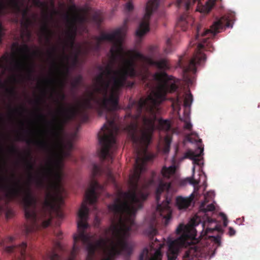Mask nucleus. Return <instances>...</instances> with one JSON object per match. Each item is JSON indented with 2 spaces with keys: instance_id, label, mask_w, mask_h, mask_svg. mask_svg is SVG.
<instances>
[{
  "instance_id": "1",
  "label": "nucleus",
  "mask_w": 260,
  "mask_h": 260,
  "mask_svg": "<svg viewBox=\"0 0 260 260\" xmlns=\"http://www.w3.org/2000/svg\"><path fill=\"white\" fill-rule=\"evenodd\" d=\"M126 28L123 26L113 30L111 34L102 33L94 37L95 44L91 49L98 52L101 47V42L107 41L112 43L110 49L111 60L104 68L99 66L101 73L96 77L97 85L93 91H89L87 97L75 106L59 102V117L54 116L49 123L51 125L50 134L51 141L43 140L35 141L39 148H52L53 144L57 141L69 121L79 115L84 120L88 118L87 110H96L99 116L105 114L106 123L104 124L98 134L101 148H117L115 136L119 131L117 124L118 116L113 112L118 108L119 91L124 87H132L135 83L128 81L127 77L137 76L136 62L133 59L125 58L128 55L123 48L122 42Z\"/></svg>"
},
{
  "instance_id": "2",
  "label": "nucleus",
  "mask_w": 260,
  "mask_h": 260,
  "mask_svg": "<svg viewBox=\"0 0 260 260\" xmlns=\"http://www.w3.org/2000/svg\"><path fill=\"white\" fill-rule=\"evenodd\" d=\"M153 78L159 84L156 90L145 99L142 98L139 101H130L125 116L127 124L126 128L137 154L134 170L129 177V190H148L154 183L153 173L152 178L145 180L142 186L139 185L141 175L146 170V162L154 157L153 154L148 152L147 148L156 128L159 105L166 100L168 92H173L178 88L175 83H168L172 77L165 72L155 73Z\"/></svg>"
},
{
  "instance_id": "3",
  "label": "nucleus",
  "mask_w": 260,
  "mask_h": 260,
  "mask_svg": "<svg viewBox=\"0 0 260 260\" xmlns=\"http://www.w3.org/2000/svg\"><path fill=\"white\" fill-rule=\"evenodd\" d=\"M27 156L29 159H25L27 169L29 171V179H35L37 186L39 188H45L46 194L44 201L43 203L40 215L41 217L46 218L42 222L43 228L48 227L51 223L52 218V214H54L58 217L61 218L63 213L61 211L60 202L55 194L51 191V189L53 188L60 187V184L62 179L61 162L58 160H50L45 170L44 177L48 181L47 185L43 178L40 177H35L31 172L34 170L35 164L31 162L32 156L29 151L27 152Z\"/></svg>"
},
{
  "instance_id": "4",
  "label": "nucleus",
  "mask_w": 260,
  "mask_h": 260,
  "mask_svg": "<svg viewBox=\"0 0 260 260\" xmlns=\"http://www.w3.org/2000/svg\"><path fill=\"white\" fill-rule=\"evenodd\" d=\"M1 189L5 193L9 200H15L23 208L25 217L29 223L24 227V233L27 236L37 231L39 227L37 222L39 218L37 212V199L33 195L29 185L24 187L19 182H15L13 186L0 184Z\"/></svg>"
},
{
  "instance_id": "5",
  "label": "nucleus",
  "mask_w": 260,
  "mask_h": 260,
  "mask_svg": "<svg viewBox=\"0 0 260 260\" xmlns=\"http://www.w3.org/2000/svg\"><path fill=\"white\" fill-rule=\"evenodd\" d=\"M225 27H230L232 26L231 21L225 16L214 22L209 29H205L203 32L201 31V28L198 26L194 40L199 43L192 58L187 65L183 67L184 73L187 74L188 72L195 73L196 72L197 66L200 65L206 59V55L202 52V50H207L210 49V47L212 46L210 42L209 37H214Z\"/></svg>"
},
{
  "instance_id": "6",
  "label": "nucleus",
  "mask_w": 260,
  "mask_h": 260,
  "mask_svg": "<svg viewBox=\"0 0 260 260\" xmlns=\"http://www.w3.org/2000/svg\"><path fill=\"white\" fill-rule=\"evenodd\" d=\"M201 222L198 216L192 218L189 224L186 225L180 224L176 229L177 234L181 235L174 240L169 239L168 250L167 252V260H176L179 249L190 244L197 235L196 226Z\"/></svg>"
},
{
  "instance_id": "7",
  "label": "nucleus",
  "mask_w": 260,
  "mask_h": 260,
  "mask_svg": "<svg viewBox=\"0 0 260 260\" xmlns=\"http://www.w3.org/2000/svg\"><path fill=\"white\" fill-rule=\"evenodd\" d=\"M171 186L170 182H164L161 179L155 192L156 212L165 219L166 225L168 224L172 217V210L169 206L171 202V197L169 196Z\"/></svg>"
},
{
  "instance_id": "8",
  "label": "nucleus",
  "mask_w": 260,
  "mask_h": 260,
  "mask_svg": "<svg viewBox=\"0 0 260 260\" xmlns=\"http://www.w3.org/2000/svg\"><path fill=\"white\" fill-rule=\"evenodd\" d=\"M18 51L22 54V58L15 59L14 68L18 71H25L28 80H32L35 69L33 65L28 62L30 59V49L27 44H24L18 48Z\"/></svg>"
},
{
  "instance_id": "9",
  "label": "nucleus",
  "mask_w": 260,
  "mask_h": 260,
  "mask_svg": "<svg viewBox=\"0 0 260 260\" xmlns=\"http://www.w3.org/2000/svg\"><path fill=\"white\" fill-rule=\"evenodd\" d=\"M159 5V0H149L146 6L145 14L136 31V35L141 38L149 30V20L152 13L155 11Z\"/></svg>"
},
{
  "instance_id": "10",
  "label": "nucleus",
  "mask_w": 260,
  "mask_h": 260,
  "mask_svg": "<svg viewBox=\"0 0 260 260\" xmlns=\"http://www.w3.org/2000/svg\"><path fill=\"white\" fill-rule=\"evenodd\" d=\"M130 58L128 59H133L135 62V59H139L142 61L147 62L150 65L156 67L159 70H166L170 68L168 60L166 58H161L158 60H154L151 58L145 56L141 53L134 50L127 51Z\"/></svg>"
},
{
  "instance_id": "11",
  "label": "nucleus",
  "mask_w": 260,
  "mask_h": 260,
  "mask_svg": "<svg viewBox=\"0 0 260 260\" xmlns=\"http://www.w3.org/2000/svg\"><path fill=\"white\" fill-rule=\"evenodd\" d=\"M203 231L205 230V233L203 235V232L201 234L202 239H206L207 237L211 238L215 243L220 245V237L219 236H214L208 235L209 234L213 233L214 231H217L219 233L222 232V229L220 226L216 223V220L211 217L207 216L206 219L202 224Z\"/></svg>"
},
{
  "instance_id": "12",
  "label": "nucleus",
  "mask_w": 260,
  "mask_h": 260,
  "mask_svg": "<svg viewBox=\"0 0 260 260\" xmlns=\"http://www.w3.org/2000/svg\"><path fill=\"white\" fill-rule=\"evenodd\" d=\"M158 248H154L152 243L149 248H145L141 253L139 260H162V253L161 248L163 245L159 244Z\"/></svg>"
},
{
  "instance_id": "13",
  "label": "nucleus",
  "mask_w": 260,
  "mask_h": 260,
  "mask_svg": "<svg viewBox=\"0 0 260 260\" xmlns=\"http://www.w3.org/2000/svg\"><path fill=\"white\" fill-rule=\"evenodd\" d=\"M26 247V243L22 242L18 245L6 246L5 248V251L8 253H15L17 254V256H16L13 260H25Z\"/></svg>"
},
{
  "instance_id": "14",
  "label": "nucleus",
  "mask_w": 260,
  "mask_h": 260,
  "mask_svg": "<svg viewBox=\"0 0 260 260\" xmlns=\"http://www.w3.org/2000/svg\"><path fill=\"white\" fill-rule=\"evenodd\" d=\"M204 148L201 147H198L196 150L197 152L192 150H188L185 154V157L193 160V162L198 165H200L201 159L199 158L203 154Z\"/></svg>"
},
{
  "instance_id": "15",
  "label": "nucleus",
  "mask_w": 260,
  "mask_h": 260,
  "mask_svg": "<svg viewBox=\"0 0 260 260\" xmlns=\"http://www.w3.org/2000/svg\"><path fill=\"white\" fill-rule=\"evenodd\" d=\"M20 0H10L9 2V6L13 9L16 13H22V19L29 18L28 17V13L29 9L27 7L24 9H21L20 5Z\"/></svg>"
},
{
  "instance_id": "16",
  "label": "nucleus",
  "mask_w": 260,
  "mask_h": 260,
  "mask_svg": "<svg viewBox=\"0 0 260 260\" xmlns=\"http://www.w3.org/2000/svg\"><path fill=\"white\" fill-rule=\"evenodd\" d=\"M156 219L154 216H152L151 218L148 227L144 231L145 234L148 236L151 240H152L153 237L156 235L157 233L156 229Z\"/></svg>"
},
{
  "instance_id": "17",
  "label": "nucleus",
  "mask_w": 260,
  "mask_h": 260,
  "mask_svg": "<svg viewBox=\"0 0 260 260\" xmlns=\"http://www.w3.org/2000/svg\"><path fill=\"white\" fill-rule=\"evenodd\" d=\"M191 18L186 14L181 15L177 23L178 27H180L183 31H185L189 25L191 24Z\"/></svg>"
},
{
  "instance_id": "18",
  "label": "nucleus",
  "mask_w": 260,
  "mask_h": 260,
  "mask_svg": "<svg viewBox=\"0 0 260 260\" xmlns=\"http://www.w3.org/2000/svg\"><path fill=\"white\" fill-rule=\"evenodd\" d=\"M192 199L193 197H178L176 198V205L179 209H186L190 206Z\"/></svg>"
},
{
  "instance_id": "19",
  "label": "nucleus",
  "mask_w": 260,
  "mask_h": 260,
  "mask_svg": "<svg viewBox=\"0 0 260 260\" xmlns=\"http://www.w3.org/2000/svg\"><path fill=\"white\" fill-rule=\"evenodd\" d=\"M42 35L45 38L46 41L50 44L51 39L53 35V31L50 28L48 23L45 22L41 27Z\"/></svg>"
},
{
  "instance_id": "20",
  "label": "nucleus",
  "mask_w": 260,
  "mask_h": 260,
  "mask_svg": "<svg viewBox=\"0 0 260 260\" xmlns=\"http://www.w3.org/2000/svg\"><path fill=\"white\" fill-rule=\"evenodd\" d=\"M32 24V21L30 18H26L22 19L21 22V25L23 27V31L22 32V36L25 35L28 39H30L31 37V32L28 29V28L30 25Z\"/></svg>"
},
{
  "instance_id": "21",
  "label": "nucleus",
  "mask_w": 260,
  "mask_h": 260,
  "mask_svg": "<svg viewBox=\"0 0 260 260\" xmlns=\"http://www.w3.org/2000/svg\"><path fill=\"white\" fill-rule=\"evenodd\" d=\"M216 0H208L204 5L198 6L197 10L203 13H208L214 6Z\"/></svg>"
},
{
  "instance_id": "22",
  "label": "nucleus",
  "mask_w": 260,
  "mask_h": 260,
  "mask_svg": "<svg viewBox=\"0 0 260 260\" xmlns=\"http://www.w3.org/2000/svg\"><path fill=\"white\" fill-rule=\"evenodd\" d=\"M176 172V167L173 165L169 167H164L161 171V173L164 178H170L171 175H173Z\"/></svg>"
},
{
  "instance_id": "23",
  "label": "nucleus",
  "mask_w": 260,
  "mask_h": 260,
  "mask_svg": "<svg viewBox=\"0 0 260 260\" xmlns=\"http://www.w3.org/2000/svg\"><path fill=\"white\" fill-rule=\"evenodd\" d=\"M157 128L160 130L169 131L171 126V122L169 120H164L161 118L158 119Z\"/></svg>"
},
{
  "instance_id": "24",
  "label": "nucleus",
  "mask_w": 260,
  "mask_h": 260,
  "mask_svg": "<svg viewBox=\"0 0 260 260\" xmlns=\"http://www.w3.org/2000/svg\"><path fill=\"white\" fill-rule=\"evenodd\" d=\"M76 32V28L74 25H73L70 30L68 32L69 44L71 48H73L74 46Z\"/></svg>"
},
{
  "instance_id": "25",
  "label": "nucleus",
  "mask_w": 260,
  "mask_h": 260,
  "mask_svg": "<svg viewBox=\"0 0 260 260\" xmlns=\"http://www.w3.org/2000/svg\"><path fill=\"white\" fill-rule=\"evenodd\" d=\"M70 69L68 65L64 66V71L61 72L62 76L64 77V80H59L57 81L59 86L61 87V89H62L65 85V80H66L69 74Z\"/></svg>"
},
{
  "instance_id": "26",
  "label": "nucleus",
  "mask_w": 260,
  "mask_h": 260,
  "mask_svg": "<svg viewBox=\"0 0 260 260\" xmlns=\"http://www.w3.org/2000/svg\"><path fill=\"white\" fill-rule=\"evenodd\" d=\"M0 88L5 89L6 92L11 96H15L16 94V92L14 87H8L7 85V83H2L1 81Z\"/></svg>"
},
{
  "instance_id": "27",
  "label": "nucleus",
  "mask_w": 260,
  "mask_h": 260,
  "mask_svg": "<svg viewBox=\"0 0 260 260\" xmlns=\"http://www.w3.org/2000/svg\"><path fill=\"white\" fill-rule=\"evenodd\" d=\"M193 98L192 95L190 92L186 93L184 97L183 105L185 107H189L192 102Z\"/></svg>"
},
{
  "instance_id": "28",
  "label": "nucleus",
  "mask_w": 260,
  "mask_h": 260,
  "mask_svg": "<svg viewBox=\"0 0 260 260\" xmlns=\"http://www.w3.org/2000/svg\"><path fill=\"white\" fill-rule=\"evenodd\" d=\"M82 80V76L81 75L77 76L71 83L72 88L76 89L78 88L81 84Z\"/></svg>"
},
{
  "instance_id": "29",
  "label": "nucleus",
  "mask_w": 260,
  "mask_h": 260,
  "mask_svg": "<svg viewBox=\"0 0 260 260\" xmlns=\"http://www.w3.org/2000/svg\"><path fill=\"white\" fill-rule=\"evenodd\" d=\"M46 258L48 260H59V256L55 251L53 250L47 254Z\"/></svg>"
},
{
  "instance_id": "30",
  "label": "nucleus",
  "mask_w": 260,
  "mask_h": 260,
  "mask_svg": "<svg viewBox=\"0 0 260 260\" xmlns=\"http://www.w3.org/2000/svg\"><path fill=\"white\" fill-rule=\"evenodd\" d=\"M180 120L184 123V128L190 131L192 129V125L190 122L189 117H186L184 119H180Z\"/></svg>"
},
{
  "instance_id": "31",
  "label": "nucleus",
  "mask_w": 260,
  "mask_h": 260,
  "mask_svg": "<svg viewBox=\"0 0 260 260\" xmlns=\"http://www.w3.org/2000/svg\"><path fill=\"white\" fill-rule=\"evenodd\" d=\"M73 145L72 143L69 144L68 149L62 152L64 157L67 158H70L72 157L71 151L73 149Z\"/></svg>"
},
{
  "instance_id": "32",
  "label": "nucleus",
  "mask_w": 260,
  "mask_h": 260,
  "mask_svg": "<svg viewBox=\"0 0 260 260\" xmlns=\"http://www.w3.org/2000/svg\"><path fill=\"white\" fill-rule=\"evenodd\" d=\"M205 203H203L201 204V210H203L205 213L208 211H212L215 210V206L213 204H209L207 206L206 208H204Z\"/></svg>"
},
{
  "instance_id": "33",
  "label": "nucleus",
  "mask_w": 260,
  "mask_h": 260,
  "mask_svg": "<svg viewBox=\"0 0 260 260\" xmlns=\"http://www.w3.org/2000/svg\"><path fill=\"white\" fill-rule=\"evenodd\" d=\"M34 5L39 8H45L47 7V4L45 2H42L40 0H31Z\"/></svg>"
},
{
  "instance_id": "34",
  "label": "nucleus",
  "mask_w": 260,
  "mask_h": 260,
  "mask_svg": "<svg viewBox=\"0 0 260 260\" xmlns=\"http://www.w3.org/2000/svg\"><path fill=\"white\" fill-rule=\"evenodd\" d=\"M106 176L109 180L114 182L115 181L114 177L113 175L112 171L109 167H107L106 169Z\"/></svg>"
},
{
  "instance_id": "35",
  "label": "nucleus",
  "mask_w": 260,
  "mask_h": 260,
  "mask_svg": "<svg viewBox=\"0 0 260 260\" xmlns=\"http://www.w3.org/2000/svg\"><path fill=\"white\" fill-rule=\"evenodd\" d=\"M17 140L25 141L28 144L32 143V142H33V141L31 139H25V137L22 135H20L18 136Z\"/></svg>"
},
{
  "instance_id": "36",
  "label": "nucleus",
  "mask_w": 260,
  "mask_h": 260,
  "mask_svg": "<svg viewBox=\"0 0 260 260\" xmlns=\"http://www.w3.org/2000/svg\"><path fill=\"white\" fill-rule=\"evenodd\" d=\"M167 47L165 49V52L167 53H170L172 51L171 49V39H168L166 42Z\"/></svg>"
},
{
  "instance_id": "37",
  "label": "nucleus",
  "mask_w": 260,
  "mask_h": 260,
  "mask_svg": "<svg viewBox=\"0 0 260 260\" xmlns=\"http://www.w3.org/2000/svg\"><path fill=\"white\" fill-rule=\"evenodd\" d=\"M81 52V50L80 49L78 50V51L77 53H76L73 56V64L74 66H75L77 62H78V58H79V55Z\"/></svg>"
},
{
  "instance_id": "38",
  "label": "nucleus",
  "mask_w": 260,
  "mask_h": 260,
  "mask_svg": "<svg viewBox=\"0 0 260 260\" xmlns=\"http://www.w3.org/2000/svg\"><path fill=\"white\" fill-rule=\"evenodd\" d=\"M56 52V48L55 47H52L50 50L48 51V54L51 58L54 59L55 53Z\"/></svg>"
},
{
  "instance_id": "39",
  "label": "nucleus",
  "mask_w": 260,
  "mask_h": 260,
  "mask_svg": "<svg viewBox=\"0 0 260 260\" xmlns=\"http://www.w3.org/2000/svg\"><path fill=\"white\" fill-rule=\"evenodd\" d=\"M124 9L125 11L130 12L133 10L134 6L131 2H128L125 4Z\"/></svg>"
},
{
  "instance_id": "40",
  "label": "nucleus",
  "mask_w": 260,
  "mask_h": 260,
  "mask_svg": "<svg viewBox=\"0 0 260 260\" xmlns=\"http://www.w3.org/2000/svg\"><path fill=\"white\" fill-rule=\"evenodd\" d=\"M94 20L98 23H101L102 21V17L100 13L96 12L93 16Z\"/></svg>"
},
{
  "instance_id": "41",
  "label": "nucleus",
  "mask_w": 260,
  "mask_h": 260,
  "mask_svg": "<svg viewBox=\"0 0 260 260\" xmlns=\"http://www.w3.org/2000/svg\"><path fill=\"white\" fill-rule=\"evenodd\" d=\"M173 105H175L176 106L180 107V106L182 104V101L181 98L179 97V95H178L176 99L173 102Z\"/></svg>"
},
{
  "instance_id": "42",
  "label": "nucleus",
  "mask_w": 260,
  "mask_h": 260,
  "mask_svg": "<svg viewBox=\"0 0 260 260\" xmlns=\"http://www.w3.org/2000/svg\"><path fill=\"white\" fill-rule=\"evenodd\" d=\"M4 31V28L2 26V23L0 22V43L2 42V38L3 36L4 35V33L3 32Z\"/></svg>"
},
{
  "instance_id": "43",
  "label": "nucleus",
  "mask_w": 260,
  "mask_h": 260,
  "mask_svg": "<svg viewBox=\"0 0 260 260\" xmlns=\"http://www.w3.org/2000/svg\"><path fill=\"white\" fill-rule=\"evenodd\" d=\"M9 150L12 153H18V149L14 146V145H12L10 148H9Z\"/></svg>"
},
{
  "instance_id": "44",
  "label": "nucleus",
  "mask_w": 260,
  "mask_h": 260,
  "mask_svg": "<svg viewBox=\"0 0 260 260\" xmlns=\"http://www.w3.org/2000/svg\"><path fill=\"white\" fill-rule=\"evenodd\" d=\"M59 95L62 102L64 101L66 99V95L62 91L59 92Z\"/></svg>"
},
{
  "instance_id": "45",
  "label": "nucleus",
  "mask_w": 260,
  "mask_h": 260,
  "mask_svg": "<svg viewBox=\"0 0 260 260\" xmlns=\"http://www.w3.org/2000/svg\"><path fill=\"white\" fill-rule=\"evenodd\" d=\"M6 8V6L3 0H0V13H1Z\"/></svg>"
},
{
  "instance_id": "46",
  "label": "nucleus",
  "mask_w": 260,
  "mask_h": 260,
  "mask_svg": "<svg viewBox=\"0 0 260 260\" xmlns=\"http://www.w3.org/2000/svg\"><path fill=\"white\" fill-rule=\"evenodd\" d=\"M236 233L235 230L232 227L229 228V234L230 236H233L235 235Z\"/></svg>"
},
{
  "instance_id": "47",
  "label": "nucleus",
  "mask_w": 260,
  "mask_h": 260,
  "mask_svg": "<svg viewBox=\"0 0 260 260\" xmlns=\"http://www.w3.org/2000/svg\"><path fill=\"white\" fill-rule=\"evenodd\" d=\"M221 214L223 216V225H224V226H226L227 225V222H228L227 218H226V216L224 214H223V213H221Z\"/></svg>"
},
{
  "instance_id": "48",
  "label": "nucleus",
  "mask_w": 260,
  "mask_h": 260,
  "mask_svg": "<svg viewBox=\"0 0 260 260\" xmlns=\"http://www.w3.org/2000/svg\"><path fill=\"white\" fill-rule=\"evenodd\" d=\"M171 142V140L169 138H167L166 139V145H167L168 148L170 147Z\"/></svg>"
},
{
  "instance_id": "49",
  "label": "nucleus",
  "mask_w": 260,
  "mask_h": 260,
  "mask_svg": "<svg viewBox=\"0 0 260 260\" xmlns=\"http://www.w3.org/2000/svg\"><path fill=\"white\" fill-rule=\"evenodd\" d=\"M20 109L21 110H24V108L23 107H21L20 109H15L13 110H11V113H19L20 112Z\"/></svg>"
},
{
  "instance_id": "50",
  "label": "nucleus",
  "mask_w": 260,
  "mask_h": 260,
  "mask_svg": "<svg viewBox=\"0 0 260 260\" xmlns=\"http://www.w3.org/2000/svg\"><path fill=\"white\" fill-rule=\"evenodd\" d=\"M55 247L56 248H57L58 249H60V250L62 249V246H61V244L58 242L56 243Z\"/></svg>"
},
{
  "instance_id": "51",
  "label": "nucleus",
  "mask_w": 260,
  "mask_h": 260,
  "mask_svg": "<svg viewBox=\"0 0 260 260\" xmlns=\"http://www.w3.org/2000/svg\"><path fill=\"white\" fill-rule=\"evenodd\" d=\"M46 82H47L49 83H50L51 84H54L56 82V80H54V79H51V80H47V81H46Z\"/></svg>"
},
{
  "instance_id": "52",
  "label": "nucleus",
  "mask_w": 260,
  "mask_h": 260,
  "mask_svg": "<svg viewBox=\"0 0 260 260\" xmlns=\"http://www.w3.org/2000/svg\"><path fill=\"white\" fill-rule=\"evenodd\" d=\"M187 140H188L189 142H191V143H192V142H194V140H193L192 139V138H191V137H190V135H188V136H187ZM194 141H196V140H194Z\"/></svg>"
},
{
  "instance_id": "53",
  "label": "nucleus",
  "mask_w": 260,
  "mask_h": 260,
  "mask_svg": "<svg viewBox=\"0 0 260 260\" xmlns=\"http://www.w3.org/2000/svg\"><path fill=\"white\" fill-rule=\"evenodd\" d=\"M11 80L13 83H16L17 82V79L15 76H13L11 78Z\"/></svg>"
},
{
  "instance_id": "54",
  "label": "nucleus",
  "mask_w": 260,
  "mask_h": 260,
  "mask_svg": "<svg viewBox=\"0 0 260 260\" xmlns=\"http://www.w3.org/2000/svg\"><path fill=\"white\" fill-rule=\"evenodd\" d=\"M146 85L150 89H152L153 88V85H149L148 83L146 84Z\"/></svg>"
},
{
  "instance_id": "55",
  "label": "nucleus",
  "mask_w": 260,
  "mask_h": 260,
  "mask_svg": "<svg viewBox=\"0 0 260 260\" xmlns=\"http://www.w3.org/2000/svg\"><path fill=\"white\" fill-rule=\"evenodd\" d=\"M39 117L43 119L45 118V116L42 113H41L39 114Z\"/></svg>"
},
{
  "instance_id": "56",
  "label": "nucleus",
  "mask_w": 260,
  "mask_h": 260,
  "mask_svg": "<svg viewBox=\"0 0 260 260\" xmlns=\"http://www.w3.org/2000/svg\"><path fill=\"white\" fill-rule=\"evenodd\" d=\"M169 149H170V147H168V146H167V145H165V152H167L169 151Z\"/></svg>"
},
{
  "instance_id": "57",
  "label": "nucleus",
  "mask_w": 260,
  "mask_h": 260,
  "mask_svg": "<svg viewBox=\"0 0 260 260\" xmlns=\"http://www.w3.org/2000/svg\"><path fill=\"white\" fill-rule=\"evenodd\" d=\"M197 43H193V41L190 42L189 45L191 47L193 46Z\"/></svg>"
},
{
  "instance_id": "58",
  "label": "nucleus",
  "mask_w": 260,
  "mask_h": 260,
  "mask_svg": "<svg viewBox=\"0 0 260 260\" xmlns=\"http://www.w3.org/2000/svg\"><path fill=\"white\" fill-rule=\"evenodd\" d=\"M63 57L65 59H66L67 60H68L69 57L67 55L65 54L64 52H63Z\"/></svg>"
},
{
  "instance_id": "59",
  "label": "nucleus",
  "mask_w": 260,
  "mask_h": 260,
  "mask_svg": "<svg viewBox=\"0 0 260 260\" xmlns=\"http://www.w3.org/2000/svg\"><path fill=\"white\" fill-rule=\"evenodd\" d=\"M36 103L37 104L39 105L40 103V99H37L36 100Z\"/></svg>"
},
{
  "instance_id": "60",
  "label": "nucleus",
  "mask_w": 260,
  "mask_h": 260,
  "mask_svg": "<svg viewBox=\"0 0 260 260\" xmlns=\"http://www.w3.org/2000/svg\"><path fill=\"white\" fill-rule=\"evenodd\" d=\"M9 241L12 242L13 240V238L12 237H10L9 238Z\"/></svg>"
},
{
  "instance_id": "61",
  "label": "nucleus",
  "mask_w": 260,
  "mask_h": 260,
  "mask_svg": "<svg viewBox=\"0 0 260 260\" xmlns=\"http://www.w3.org/2000/svg\"><path fill=\"white\" fill-rule=\"evenodd\" d=\"M54 64H55V67H56V69H57V71H60V70H59V68L56 66V63H55L54 61Z\"/></svg>"
},
{
  "instance_id": "62",
  "label": "nucleus",
  "mask_w": 260,
  "mask_h": 260,
  "mask_svg": "<svg viewBox=\"0 0 260 260\" xmlns=\"http://www.w3.org/2000/svg\"><path fill=\"white\" fill-rule=\"evenodd\" d=\"M61 234H61V232H60V233H59V234H58V235H57V236L59 238H60V235H61Z\"/></svg>"
},
{
  "instance_id": "63",
  "label": "nucleus",
  "mask_w": 260,
  "mask_h": 260,
  "mask_svg": "<svg viewBox=\"0 0 260 260\" xmlns=\"http://www.w3.org/2000/svg\"><path fill=\"white\" fill-rule=\"evenodd\" d=\"M38 53V51H36L33 52V54L34 55H36Z\"/></svg>"
},
{
  "instance_id": "64",
  "label": "nucleus",
  "mask_w": 260,
  "mask_h": 260,
  "mask_svg": "<svg viewBox=\"0 0 260 260\" xmlns=\"http://www.w3.org/2000/svg\"><path fill=\"white\" fill-rule=\"evenodd\" d=\"M0 121H3V118L2 116L0 117Z\"/></svg>"
}]
</instances>
